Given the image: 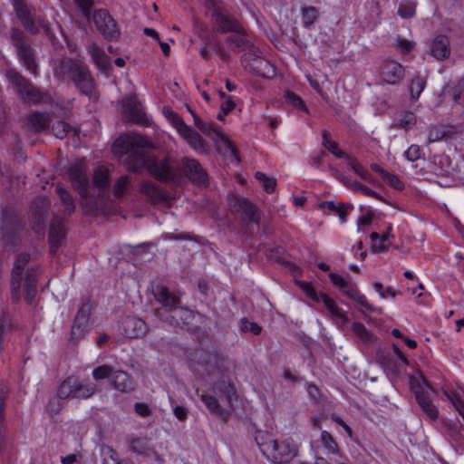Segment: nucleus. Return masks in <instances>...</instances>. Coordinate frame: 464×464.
Wrapping results in <instances>:
<instances>
[{"instance_id":"obj_27","label":"nucleus","mask_w":464,"mask_h":464,"mask_svg":"<svg viewBox=\"0 0 464 464\" xmlns=\"http://www.w3.org/2000/svg\"><path fill=\"white\" fill-rule=\"evenodd\" d=\"M87 50L96 67L108 76L111 70V65L110 63V58L106 55L104 51L96 43H91Z\"/></svg>"},{"instance_id":"obj_11","label":"nucleus","mask_w":464,"mask_h":464,"mask_svg":"<svg viewBox=\"0 0 464 464\" xmlns=\"http://www.w3.org/2000/svg\"><path fill=\"white\" fill-rule=\"evenodd\" d=\"M241 63L246 70L258 76L271 78L276 74L274 65L259 55L257 47L251 53H245L242 55Z\"/></svg>"},{"instance_id":"obj_1","label":"nucleus","mask_w":464,"mask_h":464,"mask_svg":"<svg viewBox=\"0 0 464 464\" xmlns=\"http://www.w3.org/2000/svg\"><path fill=\"white\" fill-rule=\"evenodd\" d=\"M122 161L128 170L140 172L146 169L150 174L160 182H174L180 178V162L173 157L156 159L146 150L154 149V144L145 136L130 134L115 141Z\"/></svg>"},{"instance_id":"obj_56","label":"nucleus","mask_w":464,"mask_h":464,"mask_svg":"<svg viewBox=\"0 0 464 464\" xmlns=\"http://www.w3.org/2000/svg\"><path fill=\"white\" fill-rule=\"evenodd\" d=\"M129 184V177L121 176L117 180L113 186V194L115 197H121L125 191L127 190Z\"/></svg>"},{"instance_id":"obj_47","label":"nucleus","mask_w":464,"mask_h":464,"mask_svg":"<svg viewBox=\"0 0 464 464\" xmlns=\"http://www.w3.org/2000/svg\"><path fill=\"white\" fill-rule=\"evenodd\" d=\"M303 24L305 28L310 26L318 19V11L314 6H307L302 8Z\"/></svg>"},{"instance_id":"obj_55","label":"nucleus","mask_w":464,"mask_h":464,"mask_svg":"<svg viewBox=\"0 0 464 464\" xmlns=\"http://www.w3.org/2000/svg\"><path fill=\"white\" fill-rule=\"evenodd\" d=\"M206 41V45H213L215 51L217 52V53L218 54V56L220 57V59L224 62H227L229 61L230 59V55L229 53L225 50L224 46L215 41L213 38H208L205 40Z\"/></svg>"},{"instance_id":"obj_22","label":"nucleus","mask_w":464,"mask_h":464,"mask_svg":"<svg viewBox=\"0 0 464 464\" xmlns=\"http://www.w3.org/2000/svg\"><path fill=\"white\" fill-rule=\"evenodd\" d=\"M122 334L128 338L144 336L149 328L145 321L136 316H127L121 322Z\"/></svg>"},{"instance_id":"obj_7","label":"nucleus","mask_w":464,"mask_h":464,"mask_svg":"<svg viewBox=\"0 0 464 464\" xmlns=\"http://www.w3.org/2000/svg\"><path fill=\"white\" fill-rule=\"evenodd\" d=\"M10 37L12 44L16 49L19 60L30 72L35 75L37 64L34 60V53L31 46L30 39L23 31L17 28L12 29Z\"/></svg>"},{"instance_id":"obj_37","label":"nucleus","mask_w":464,"mask_h":464,"mask_svg":"<svg viewBox=\"0 0 464 464\" xmlns=\"http://www.w3.org/2000/svg\"><path fill=\"white\" fill-rule=\"evenodd\" d=\"M327 208L329 210L335 212L339 215L341 222H344L346 220V216L349 210L353 209L352 204H344L339 203L335 205L334 201H324L319 204L320 208Z\"/></svg>"},{"instance_id":"obj_3","label":"nucleus","mask_w":464,"mask_h":464,"mask_svg":"<svg viewBox=\"0 0 464 464\" xmlns=\"http://www.w3.org/2000/svg\"><path fill=\"white\" fill-rule=\"evenodd\" d=\"M255 440L262 454L275 464L287 463L296 455V449L289 442L279 441L264 430H257Z\"/></svg>"},{"instance_id":"obj_36","label":"nucleus","mask_w":464,"mask_h":464,"mask_svg":"<svg viewBox=\"0 0 464 464\" xmlns=\"http://www.w3.org/2000/svg\"><path fill=\"white\" fill-rule=\"evenodd\" d=\"M140 192L151 200L161 201L166 200L165 191L151 181H143L140 185Z\"/></svg>"},{"instance_id":"obj_4","label":"nucleus","mask_w":464,"mask_h":464,"mask_svg":"<svg viewBox=\"0 0 464 464\" xmlns=\"http://www.w3.org/2000/svg\"><path fill=\"white\" fill-rule=\"evenodd\" d=\"M214 392L227 401L228 409H222L215 396L199 394V391L197 390V394L200 397L208 411L226 420L229 412L233 410V401L237 399L235 387L230 382L225 379L219 380L214 384Z\"/></svg>"},{"instance_id":"obj_45","label":"nucleus","mask_w":464,"mask_h":464,"mask_svg":"<svg viewBox=\"0 0 464 464\" xmlns=\"http://www.w3.org/2000/svg\"><path fill=\"white\" fill-rule=\"evenodd\" d=\"M163 113L173 125V127L178 130V132L182 131L188 126L179 116V114L172 111L169 107H164Z\"/></svg>"},{"instance_id":"obj_12","label":"nucleus","mask_w":464,"mask_h":464,"mask_svg":"<svg viewBox=\"0 0 464 464\" xmlns=\"http://www.w3.org/2000/svg\"><path fill=\"white\" fill-rule=\"evenodd\" d=\"M93 23L97 30L107 40L118 39L121 32L114 18L106 9H98L92 14Z\"/></svg>"},{"instance_id":"obj_14","label":"nucleus","mask_w":464,"mask_h":464,"mask_svg":"<svg viewBox=\"0 0 464 464\" xmlns=\"http://www.w3.org/2000/svg\"><path fill=\"white\" fill-rule=\"evenodd\" d=\"M227 200L233 211L240 212L244 215V220L252 223L259 222L260 211L248 199L237 195H230L227 197Z\"/></svg>"},{"instance_id":"obj_44","label":"nucleus","mask_w":464,"mask_h":464,"mask_svg":"<svg viewBox=\"0 0 464 464\" xmlns=\"http://www.w3.org/2000/svg\"><path fill=\"white\" fill-rule=\"evenodd\" d=\"M335 172L336 179H339L345 187L353 189V191L360 192L365 195L368 187H366L361 182L349 179L348 178L343 176L339 170H335Z\"/></svg>"},{"instance_id":"obj_60","label":"nucleus","mask_w":464,"mask_h":464,"mask_svg":"<svg viewBox=\"0 0 464 464\" xmlns=\"http://www.w3.org/2000/svg\"><path fill=\"white\" fill-rule=\"evenodd\" d=\"M10 329V320L9 318L2 314L0 316V351L3 349V343L5 341V335Z\"/></svg>"},{"instance_id":"obj_20","label":"nucleus","mask_w":464,"mask_h":464,"mask_svg":"<svg viewBox=\"0 0 464 464\" xmlns=\"http://www.w3.org/2000/svg\"><path fill=\"white\" fill-rule=\"evenodd\" d=\"M82 63L69 57L58 61L53 66V75L63 82H71Z\"/></svg>"},{"instance_id":"obj_34","label":"nucleus","mask_w":464,"mask_h":464,"mask_svg":"<svg viewBox=\"0 0 464 464\" xmlns=\"http://www.w3.org/2000/svg\"><path fill=\"white\" fill-rule=\"evenodd\" d=\"M130 450L136 454L149 456L150 453H156L150 446V440L147 437L130 438L128 440Z\"/></svg>"},{"instance_id":"obj_5","label":"nucleus","mask_w":464,"mask_h":464,"mask_svg":"<svg viewBox=\"0 0 464 464\" xmlns=\"http://www.w3.org/2000/svg\"><path fill=\"white\" fill-rule=\"evenodd\" d=\"M13 2L17 17L28 32L33 34H38V24L44 29V34L49 37L54 48L58 49L63 47V43L54 34L48 23L40 17L37 19L34 18L32 14L33 8L31 5H27L25 0H13Z\"/></svg>"},{"instance_id":"obj_50","label":"nucleus","mask_w":464,"mask_h":464,"mask_svg":"<svg viewBox=\"0 0 464 464\" xmlns=\"http://www.w3.org/2000/svg\"><path fill=\"white\" fill-rule=\"evenodd\" d=\"M255 177L257 180L262 182L263 188L267 193H271L275 190L276 186V179L273 177H267L266 174L257 171L255 174Z\"/></svg>"},{"instance_id":"obj_21","label":"nucleus","mask_w":464,"mask_h":464,"mask_svg":"<svg viewBox=\"0 0 464 464\" xmlns=\"http://www.w3.org/2000/svg\"><path fill=\"white\" fill-rule=\"evenodd\" d=\"M380 75L385 82L397 84L404 76V68L396 61L387 60L381 66Z\"/></svg>"},{"instance_id":"obj_25","label":"nucleus","mask_w":464,"mask_h":464,"mask_svg":"<svg viewBox=\"0 0 464 464\" xmlns=\"http://www.w3.org/2000/svg\"><path fill=\"white\" fill-rule=\"evenodd\" d=\"M412 389L415 393V398L423 412L431 420H436L439 415V411L432 403L429 395L425 392V388L420 383L413 385Z\"/></svg>"},{"instance_id":"obj_15","label":"nucleus","mask_w":464,"mask_h":464,"mask_svg":"<svg viewBox=\"0 0 464 464\" xmlns=\"http://www.w3.org/2000/svg\"><path fill=\"white\" fill-rule=\"evenodd\" d=\"M212 18L215 25L217 26L216 31L218 33L225 34L228 32H243V27L238 21L224 7L214 9L212 12Z\"/></svg>"},{"instance_id":"obj_40","label":"nucleus","mask_w":464,"mask_h":464,"mask_svg":"<svg viewBox=\"0 0 464 464\" xmlns=\"http://www.w3.org/2000/svg\"><path fill=\"white\" fill-rule=\"evenodd\" d=\"M102 464H133L126 459H120L118 453L110 446L102 447Z\"/></svg>"},{"instance_id":"obj_2","label":"nucleus","mask_w":464,"mask_h":464,"mask_svg":"<svg viewBox=\"0 0 464 464\" xmlns=\"http://www.w3.org/2000/svg\"><path fill=\"white\" fill-rule=\"evenodd\" d=\"M30 255L21 253L16 256L11 272V297L17 302L21 298V288L24 291V299L28 304H33L36 295V283L38 278L37 269L29 266Z\"/></svg>"},{"instance_id":"obj_51","label":"nucleus","mask_w":464,"mask_h":464,"mask_svg":"<svg viewBox=\"0 0 464 464\" xmlns=\"http://www.w3.org/2000/svg\"><path fill=\"white\" fill-rule=\"evenodd\" d=\"M19 230V226L16 223H9L5 222L2 226V235L5 240L9 243L11 242L16 236Z\"/></svg>"},{"instance_id":"obj_18","label":"nucleus","mask_w":464,"mask_h":464,"mask_svg":"<svg viewBox=\"0 0 464 464\" xmlns=\"http://www.w3.org/2000/svg\"><path fill=\"white\" fill-rule=\"evenodd\" d=\"M49 206L50 202L48 198L44 197H39L32 203L31 212L33 229L36 233H41L44 229Z\"/></svg>"},{"instance_id":"obj_46","label":"nucleus","mask_w":464,"mask_h":464,"mask_svg":"<svg viewBox=\"0 0 464 464\" xmlns=\"http://www.w3.org/2000/svg\"><path fill=\"white\" fill-rule=\"evenodd\" d=\"M347 160L348 166L362 179L373 183V179L368 171L354 159L348 156Z\"/></svg>"},{"instance_id":"obj_42","label":"nucleus","mask_w":464,"mask_h":464,"mask_svg":"<svg viewBox=\"0 0 464 464\" xmlns=\"http://www.w3.org/2000/svg\"><path fill=\"white\" fill-rule=\"evenodd\" d=\"M352 331L362 343H369L376 340V337L361 323H353Z\"/></svg>"},{"instance_id":"obj_31","label":"nucleus","mask_w":464,"mask_h":464,"mask_svg":"<svg viewBox=\"0 0 464 464\" xmlns=\"http://www.w3.org/2000/svg\"><path fill=\"white\" fill-rule=\"evenodd\" d=\"M50 118L46 113L34 112L31 114L26 122V129L31 132H39L48 128Z\"/></svg>"},{"instance_id":"obj_29","label":"nucleus","mask_w":464,"mask_h":464,"mask_svg":"<svg viewBox=\"0 0 464 464\" xmlns=\"http://www.w3.org/2000/svg\"><path fill=\"white\" fill-rule=\"evenodd\" d=\"M179 133L195 150L201 153L208 151L207 141L188 125Z\"/></svg>"},{"instance_id":"obj_26","label":"nucleus","mask_w":464,"mask_h":464,"mask_svg":"<svg viewBox=\"0 0 464 464\" xmlns=\"http://www.w3.org/2000/svg\"><path fill=\"white\" fill-rule=\"evenodd\" d=\"M65 237V229L63 224V220L59 218H54L50 224L49 230V245L50 253L54 255L59 246L62 245L63 240Z\"/></svg>"},{"instance_id":"obj_6","label":"nucleus","mask_w":464,"mask_h":464,"mask_svg":"<svg viewBox=\"0 0 464 464\" xmlns=\"http://www.w3.org/2000/svg\"><path fill=\"white\" fill-rule=\"evenodd\" d=\"M5 76L25 103L37 104L44 101V95L40 90L15 69H7Z\"/></svg>"},{"instance_id":"obj_49","label":"nucleus","mask_w":464,"mask_h":464,"mask_svg":"<svg viewBox=\"0 0 464 464\" xmlns=\"http://www.w3.org/2000/svg\"><path fill=\"white\" fill-rule=\"evenodd\" d=\"M425 87V81L420 76H416L411 80L410 85L411 96L413 100H417Z\"/></svg>"},{"instance_id":"obj_43","label":"nucleus","mask_w":464,"mask_h":464,"mask_svg":"<svg viewBox=\"0 0 464 464\" xmlns=\"http://www.w3.org/2000/svg\"><path fill=\"white\" fill-rule=\"evenodd\" d=\"M57 193L59 194L60 200L62 201L66 215H72L74 212L75 207L72 196L62 187L57 186Z\"/></svg>"},{"instance_id":"obj_54","label":"nucleus","mask_w":464,"mask_h":464,"mask_svg":"<svg viewBox=\"0 0 464 464\" xmlns=\"http://www.w3.org/2000/svg\"><path fill=\"white\" fill-rule=\"evenodd\" d=\"M415 14V4L410 1L401 2L399 5L398 14L402 18H411Z\"/></svg>"},{"instance_id":"obj_33","label":"nucleus","mask_w":464,"mask_h":464,"mask_svg":"<svg viewBox=\"0 0 464 464\" xmlns=\"http://www.w3.org/2000/svg\"><path fill=\"white\" fill-rule=\"evenodd\" d=\"M194 123L205 134L209 135L211 131H214L220 138L223 144L231 151V154L237 157V150L227 136L218 132L212 125L203 122L198 116H195Z\"/></svg>"},{"instance_id":"obj_52","label":"nucleus","mask_w":464,"mask_h":464,"mask_svg":"<svg viewBox=\"0 0 464 464\" xmlns=\"http://www.w3.org/2000/svg\"><path fill=\"white\" fill-rule=\"evenodd\" d=\"M81 11L82 15L87 20L91 19V10L93 5V0H71Z\"/></svg>"},{"instance_id":"obj_38","label":"nucleus","mask_w":464,"mask_h":464,"mask_svg":"<svg viewBox=\"0 0 464 464\" xmlns=\"http://www.w3.org/2000/svg\"><path fill=\"white\" fill-rule=\"evenodd\" d=\"M6 394V388L0 385V452L3 450L6 440V427L3 413Z\"/></svg>"},{"instance_id":"obj_41","label":"nucleus","mask_w":464,"mask_h":464,"mask_svg":"<svg viewBox=\"0 0 464 464\" xmlns=\"http://www.w3.org/2000/svg\"><path fill=\"white\" fill-rule=\"evenodd\" d=\"M443 93L451 96L452 100L457 104L464 102V79L459 80L452 87H446L443 90Z\"/></svg>"},{"instance_id":"obj_58","label":"nucleus","mask_w":464,"mask_h":464,"mask_svg":"<svg viewBox=\"0 0 464 464\" xmlns=\"http://www.w3.org/2000/svg\"><path fill=\"white\" fill-rule=\"evenodd\" d=\"M285 99L288 104H291L292 106H294L295 108L302 109L308 112L302 99L299 96H297L295 92H289V91L286 92L285 93Z\"/></svg>"},{"instance_id":"obj_13","label":"nucleus","mask_w":464,"mask_h":464,"mask_svg":"<svg viewBox=\"0 0 464 464\" xmlns=\"http://www.w3.org/2000/svg\"><path fill=\"white\" fill-rule=\"evenodd\" d=\"M92 310V304L88 301L84 302L79 308L72 329L70 343L75 344L80 339H82L89 328V319L91 312Z\"/></svg>"},{"instance_id":"obj_57","label":"nucleus","mask_w":464,"mask_h":464,"mask_svg":"<svg viewBox=\"0 0 464 464\" xmlns=\"http://www.w3.org/2000/svg\"><path fill=\"white\" fill-rule=\"evenodd\" d=\"M321 440L324 443V447L328 449L329 451L333 453H336L338 451V446L333 436L328 431H322Z\"/></svg>"},{"instance_id":"obj_23","label":"nucleus","mask_w":464,"mask_h":464,"mask_svg":"<svg viewBox=\"0 0 464 464\" xmlns=\"http://www.w3.org/2000/svg\"><path fill=\"white\" fill-rule=\"evenodd\" d=\"M69 176L72 185L78 189L82 198L88 196V182L85 167L82 161L76 162L69 169Z\"/></svg>"},{"instance_id":"obj_35","label":"nucleus","mask_w":464,"mask_h":464,"mask_svg":"<svg viewBox=\"0 0 464 464\" xmlns=\"http://www.w3.org/2000/svg\"><path fill=\"white\" fill-rule=\"evenodd\" d=\"M342 292L348 297L357 301L361 305H362L367 310L382 313L381 308H376L373 305L370 304L366 298L363 295H360L359 290L357 289L355 285L349 282L346 285V286L342 290Z\"/></svg>"},{"instance_id":"obj_19","label":"nucleus","mask_w":464,"mask_h":464,"mask_svg":"<svg viewBox=\"0 0 464 464\" xmlns=\"http://www.w3.org/2000/svg\"><path fill=\"white\" fill-rule=\"evenodd\" d=\"M122 113L125 118L135 123L142 124L146 121L140 102L135 95H127L122 99Z\"/></svg>"},{"instance_id":"obj_10","label":"nucleus","mask_w":464,"mask_h":464,"mask_svg":"<svg viewBox=\"0 0 464 464\" xmlns=\"http://www.w3.org/2000/svg\"><path fill=\"white\" fill-rule=\"evenodd\" d=\"M154 315L159 320L172 326L188 325L190 320L196 317L199 318L200 324H204L207 321L206 316L200 314H195L191 310L180 306V304L170 310L169 314H166L163 310H154Z\"/></svg>"},{"instance_id":"obj_32","label":"nucleus","mask_w":464,"mask_h":464,"mask_svg":"<svg viewBox=\"0 0 464 464\" xmlns=\"http://www.w3.org/2000/svg\"><path fill=\"white\" fill-rule=\"evenodd\" d=\"M93 188L98 189V197L104 198L108 193L109 173L104 168H98L92 179Z\"/></svg>"},{"instance_id":"obj_63","label":"nucleus","mask_w":464,"mask_h":464,"mask_svg":"<svg viewBox=\"0 0 464 464\" xmlns=\"http://www.w3.org/2000/svg\"><path fill=\"white\" fill-rule=\"evenodd\" d=\"M416 123V117L412 112H405L400 121L401 128L409 129Z\"/></svg>"},{"instance_id":"obj_24","label":"nucleus","mask_w":464,"mask_h":464,"mask_svg":"<svg viewBox=\"0 0 464 464\" xmlns=\"http://www.w3.org/2000/svg\"><path fill=\"white\" fill-rule=\"evenodd\" d=\"M153 295L156 300L161 304V307L155 310H163L166 314H169L170 310L180 304L179 298L171 294L164 285H156L153 289Z\"/></svg>"},{"instance_id":"obj_16","label":"nucleus","mask_w":464,"mask_h":464,"mask_svg":"<svg viewBox=\"0 0 464 464\" xmlns=\"http://www.w3.org/2000/svg\"><path fill=\"white\" fill-rule=\"evenodd\" d=\"M180 162V176L185 175L190 181L198 185L208 184V175L199 162L194 159L183 157Z\"/></svg>"},{"instance_id":"obj_61","label":"nucleus","mask_w":464,"mask_h":464,"mask_svg":"<svg viewBox=\"0 0 464 464\" xmlns=\"http://www.w3.org/2000/svg\"><path fill=\"white\" fill-rule=\"evenodd\" d=\"M384 181H386L391 187L398 189L402 190L404 186L398 176L389 173L385 174V176L382 178Z\"/></svg>"},{"instance_id":"obj_30","label":"nucleus","mask_w":464,"mask_h":464,"mask_svg":"<svg viewBox=\"0 0 464 464\" xmlns=\"http://www.w3.org/2000/svg\"><path fill=\"white\" fill-rule=\"evenodd\" d=\"M450 41L449 38L445 35H439L437 36L430 47V53L431 55L436 58L437 60H443L445 58H448L450 50L449 48Z\"/></svg>"},{"instance_id":"obj_64","label":"nucleus","mask_w":464,"mask_h":464,"mask_svg":"<svg viewBox=\"0 0 464 464\" xmlns=\"http://www.w3.org/2000/svg\"><path fill=\"white\" fill-rule=\"evenodd\" d=\"M443 130H445L444 140L446 141L455 139L462 133V131L459 130L456 126L452 125L443 126Z\"/></svg>"},{"instance_id":"obj_28","label":"nucleus","mask_w":464,"mask_h":464,"mask_svg":"<svg viewBox=\"0 0 464 464\" xmlns=\"http://www.w3.org/2000/svg\"><path fill=\"white\" fill-rule=\"evenodd\" d=\"M226 42L231 46L232 51L235 53H240L246 51V53H251L255 51V44L250 42L246 37V32L234 33V34L227 37Z\"/></svg>"},{"instance_id":"obj_59","label":"nucleus","mask_w":464,"mask_h":464,"mask_svg":"<svg viewBox=\"0 0 464 464\" xmlns=\"http://www.w3.org/2000/svg\"><path fill=\"white\" fill-rule=\"evenodd\" d=\"M444 134L443 126L431 127L429 131L428 143L444 140Z\"/></svg>"},{"instance_id":"obj_9","label":"nucleus","mask_w":464,"mask_h":464,"mask_svg":"<svg viewBox=\"0 0 464 464\" xmlns=\"http://www.w3.org/2000/svg\"><path fill=\"white\" fill-rule=\"evenodd\" d=\"M95 384L80 382L73 376H70L59 386L57 396L60 400H64L69 397L83 400L92 397L95 393Z\"/></svg>"},{"instance_id":"obj_48","label":"nucleus","mask_w":464,"mask_h":464,"mask_svg":"<svg viewBox=\"0 0 464 464\" xmlns=\"http://www.w3.org/2000/svg\"><path fill=\"white\" fill-rule=\"evenodd\" d=\"M239 329L243 333H251L258 335L262 332V327L255 322H250L246 317H243L239 322Z\"/></svg>"},{"instance_id":"obj_53","label":"nucleus","mask_w":464,"mask_h":464,"mask_svg":"<svg viewBox=\"0 0 464 464\" xmlns=\"http://www.w3.org/2000/svg\"><path fill=\"white\" fill-rule=\"evenodd\" d=\"M70 129H71L70 125L63 121H58L54 122L52 126V130H53L54 136L58 139H63V138L66 137Z\"/></svg>"},{"instance_id":"obj_8","label":"nucleus","mask_w":464,"mask_h":464,"mask_svg":"<svg viewBox=\"0 0 464 464\" xmlns=\"http://www.w3.org/2000/svg\"><path fill=\"white\" fill-rule=\"evenodd\" d=\"M95 380L109 379L111 386L119 392H127L133 390V383L128 373L121 370H115L111 365H101L92 372Z\"/></svg>"},{"instance_id":"obj_17","label":"nucleus","mask_w":464,"mask_h":464,"mask_svg":"<svg viewBox=\"0 0 464 464\" xmlns=\"http://www.w3.org/2000/svg\"><path fill=\"white\" fill-rule=\"evenodd\" d=\"M70 82H73L77 90L85 96L92 97L96 92L97 85L95 80L89 68L83 63Z\"/></svg>"},{"instance_id":"obj_39","label":"nucleus","mask_w":464,"mask_h":464,"mask_svg":"<svg viewBox=\"0 0 464 464\" xmlns=\"http://www.w3.org/2000/svg\"><path fill=\"white\" fill-rule=\"evenodd\" d=\"M320 302H323L334 319L339 320L342 324L347 321L346 316L340 311L336 303L324 294H321Z\"/></svg>"},{"instance_id":"obj_62","label":"nucleus","mask_w":464,"mask_h":464,"mask_svg":"<svg viewBox=\"0 0 464 464\" xmlns=\"http://www.w3.org/2000/svg\"><path fill=\"white\" fill-rule=\"evenodd\" d=\"M301 288L308 297L312 298L315 302H320L321 294H317L315 292L312 284L308 282H302Z\"/></svg>"}]
</instances>
